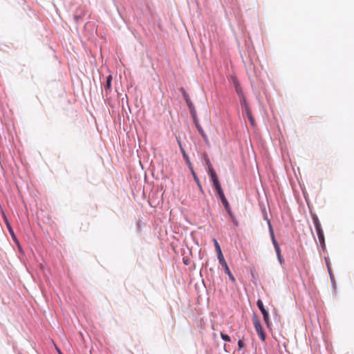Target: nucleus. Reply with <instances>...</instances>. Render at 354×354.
Returning a JSON list of instances; mask_svg holds the SVG:
<instances>
[{
    "mask_svg": "<svg viewBox=\"0 0 354 354\" xmlns=\"http://www.w3.org/2000/svg\"><path fill=\"white\" fill-rule=\"evenodd\" d=\"M252 322L254 324V328H255L257 334L259 335L260 339L263 342H265L266 339V334L263 329V327L261 324L259 319H258V317L256 315L253 316Z\"/></svg>",
    "mask_w": 354,
    "mask_h": 354,
    "instance_id": "nucleus-1",
    "label": "nucleus"
},
{
    "mask_svg": "<svg viewBox=\"0 0 354 354\" xmlns=\"http://www.w3.org/2000/svg\"><path fill=\"white\" fill-rule=\"evenodd\" d=\"M257 305L263 315V320H264L266 324L267 325L268 327H270L271 325V323L270 321L269 314H268V312L264 308L263 301L261 299H259L257 302Z\"/></svg>",
    "mask_w": 354,
    "mask_h": 354,
    "instance_id": "nucleus-2",
    "label": "nucleus"
},
{
    "mask_svg": "<svg viewBox=\"0 0 354 354\" xmlns=\"http://www.w3.org/2000/svg\"><path fill=\"white\" fill-rule=\"evenodd\" d=\"M218 259L219 263L224 268L225 272L229 276V278L232 282H235V278L232 274L225 259L224 257H221Z\"/></svg>",
    "mask_w": 354,
    "mask_h": 354,
    "instance_id": "nucleus-3",
    "label": "nucleus"
},
{
    "mask_svg": "<svg viewBox=\"0 0 354 354\" xmlns=\"http://www.w3.org/2000/svg\"><path fill=\"white\" fill-rule=\"evenodd\" d=\"M178 145H179V147H180V151L182 153V155H183V158L185 160L190 170H192V165L189 160V156H187V154L186 153L185 151L184 150L182 145H181V142L179 140H178Z\"/></svg>",
    "mask_w": 354,
    "mask_h": 354,
    "instance_id": "nucleus-4",
    "label": "nucleus"
},
{
    "mask_svg": "<svg viewBox=\"0 0 354 354\" xmlns=\"http://www.w3.org/2000/svg\"><path fill=\"white\" fill-rule=\"evenodd\" d=\"M316 232L319 239V243L322 248H325V239H324V231L322 230V227L317 229Z\"/></svg>",
    "mask_w": 354,
    "mask_h": 354,
    "instance_id": "nucleus-5",
    "label": "nucleus"
},
{
    "mask_svg": "<svg viewBox=\"0 0 354 354\" xmlns=\"http://www.w3.org/2000/svg\"><path fill=\"white\" fill-rule=\"evenodd\" d=\"M219 197H220L221 201L222 203L223 204L225 209L227 211V212L230 214V215L232 217V212L230 210V204H229L227 200L226 199L224 194L219 195Z\"/></svg>",
    "mask_w": 354,
    "mask_h": 354,
    "instance_id": "nucleus-6",
    "label": "nucleus"
},
{
    "mask_svg": "<svg viewBox=\"0 0 354 354\" xmlns=\"http://www.w3.org/2000/svg\"><path fill=\"white\" fill-rule=\"evenodd\" d=\"M213 184H214V187L215 188V190H216V193H217V194L218 196L222 194H224L223 191V189L221 188V184H220L218 180H215V182L213 183Z\"/></svg>",
    "mask_w": 354,
    "mask_h": 354,
    "instance_id": "nucleus-7",
    "label": "nucleus"
},
{
    "mask_svg": "<svg viewBox=\"0 0 354 354\" xmlns=\"http://www.w3.org/2000/svg\"><path fill=\"white\" fill-rule=\"evenodd\" d=\"M214 243L216 251V253H217V255H218V259H219L221 257H223V253H222L220 245L218 243V241H216V239H214Z\"/></svg>",
    "mask_w": 354,
    "mask_h": 354,
    "instance_id": "nucleus-8",
    "label": "nucleus"
},
{
    "mask_svg": "<svg viewBox=\"0 0 354 354\" xmlns=\"http://www.w3.org/2000/svg\"><path fill=\"white\" fill-rule=\"evenodd\" d=\"M312 219H313V224L315 225V230L322 227L320 221H319V218H318V217H317V216L316 214H313L312 215Z\"/></svg>",
    "mask_w": 354,
    "mask_h": 354,
    "instance_id": "nucleus-9",
    "label": "nucleus"
},
{
    "mask_svg": "<svg viewBox=\"0 0 354 354\" xmlns=\"http://www.w3.org/2000/svg\"><path fill=\"white\" fill-rule=\"evenodd\" d=\"M111 82H112V76L110 75L107 77L106 84L104 86V89H105L106 92H107L108 91H109L111 89Z\"/></svg>",
    "mask_w": 354,
    "mask_h": 354,
    "instance_id": "nucleus-10",
    "label": "nucleus"
},
{
    "mask_svg": "<svg viewBox=\"0 0 354 354\" xmlns=\"http://www.w3.org/2000/svg\"><path fill=\"white\" fill-rule=\"evenodd\" d=\"M196 127L197 129L198 130L199 133H201V135L202 136V137L203 138V139L205 141H207V136L205 134V133L204 132V130L203 129L201 126L198 122H196Z\"/></svg>",
    "mask_w": 354,
    "mask_h": 354,
    "instance_id": "nucleus-11",
    "label": "nucleus"
},
{
    "mask_svg": "<svg viewBox=\"0 0 354 354\" xmlns=\"http://www.w3.org/2000/svg\"><path fill=\"white\" fill-rule=\"evenodd\" d=\"M209 173L210 174V176H211V178H212L213 183H214L215 180H218L217 176H216V174L212 167L209 169Z\"/></svg>",
    "mask_w": 354,
    "mask_h": 354,
    "instance_id": "nucleus-12",
    "label": "nucleus"
},
{
    "mask_svg": "<svg viewBox=\"0 0 354 354\" xmlns=\"http://www.w3.org/2000/svg\"><path fill=\"white\" fill-rule=\"evenodd\" d=\"M209 173L210 174V176H211V178H212L213 183H214L215 180H218L217 176H216V174L212 167L209 169Z\"/></svg>",
    "mask_w": 354,
    "mask_h": 354,
    "instance_id": "nucleus-13",
    "label": "nucleus"
},
{
    "mask_svg": "<svg viewBox=\"0 0 354 354\" xmlns=\"http://www.w3.org/2000/svg\"><path fill=\"white\" fill-rule=\"evenodd\" d=\"M193 176H194V180L197 183V185L198 186V187L202 190V185L201 184V182L198 178V176H196L195 171H194V169L192 168V170H190Z\"/></svg>",
    "mask_w": 354,
    "mask_h": 354,
    "instance_id": "nucleus-14",
    "label": "nucleus"
},
{
    "mask_svg": "<svg viewBox=\"0 0 354 354\" xmlns=\"http://www.w3.org/2000/svg\"><path fill=\"white\" fill-rule=\"evenodd\" d=\"M6 223H7V227H8V229L9 230V232H10V235L12 236V239L14 240H17L16 236H15V234L14 233V231H13L11 225L8 223V221H6Z\"/></svg>",
    "mask_w": 354,
    "mask_h": 354,
    "instance_id": "nucleus-15",
    "label": "nucleus"
},
{
    "mask_svg": "<svg viewBox=\"0 0 354 354\" xmlns=\"http://www.w3.org/2000/svg\"><path fill=\"white\" fill-rule=\"evenodd\" d=\"M326 263L327 269H328V271L329 272L330 279H333L334 276H333V272H332V270H331V267H330V263H329V261L327 259H326Z\"/></svg>",
    "mask_w": 354,
    "mask_h": 354,
    "instance_id": "nucleus-16",
    "label": "nucleus"
},
{
    "mask_svg": "<svg viewBox=\"0 0 354 354\" xmlns=\"http://www.w3.org/2000/svg\"><path fill=\"white\" fill-rule=\"evenodd\" d=\"M247 116H248V118L249 119L251 124L252 126H254V120L251 113L249 111H248V112H247Z\"/></svg>",
    "mask_w": 354,
    "mask_h": 354,
    "instance_id": "nucleus-17",
    "label": "nucleus"
},
{
    "mask_svg": "<svg viewBox=\"0 0 354 354\" xmlns=\"http://www.w3.org/2000/svg\"><path fill=\"white\" fill-rule=\"evenodd\" d=\"M268 225H269V230H270V236H271L272 241L275 240V237H274V232L272 228L270 221H268Z\"/></svg>",
    "mask_w": 354,
    "mask_h": 354,
    "instance_id": "nucleus-18",
    "label": "nucleus"
},
{
    "mask_svg": "<svg viewBox=\"0 0 354 354\" xmlns=\"http://www.w3.org/2000/svg\"><path fill=\"white\" fill-rule=\"evenodd\" d=\"M221 338L224 341H226V342H230L231 341V338H230V337L228 335H226V334H224V333H221Z\"/></svg>",
    "mask_w": 354,
    "mask_h": 354,
    "instance_id": "nucleus-19",
    "label": "nucleus"
},
{
    "mask_svg": "<svg viewBox=\"0 0 354 354\" xmlns=\"http://www.w3.org/2000/svg\"><path fill=\"white\" fill-rule=\"evenodd\" d=\"M184 96H185V98L187 105L189 106V108H191L192 103L191 100H189L188 95L185 93Z\"/></svg>",
    "mask_w": 354,
    "mask_h": 354,
    "instance_id": "nucleus-20",
    "label": "nucleus"
},
{
    "mask_svg": "<svg viewBox=\"0 0 354 354\" xmlns=\"http://www.w3.org/2000/svg\"><path fill=\"white\" fill-rule=\"evenodd\" d=\"M205 161H206L207 165H208L209 169L212 167L211 162H210L209 160L208 159L207 155H205Z\"/></svg>",
    "mask_w": 354,
    "mask_h": 354,
    "instance_id": "nucleus-21",
    "label": "nucleus"
},
{
    "mask_svg": "<svg viewBox=\"0 0 354 354\" xmlns=\"http://www.w3.org/2000/svg\"><path fill=\"white\" fill-rule=\"evenodd\" d=\"M238 345L239 349L241 350L244 346L243 342L241 339H239L238 342Z\"/></svg>",
    "mask_w": 354,
    "mask_h": 354,
    "instance_id": "nucleus-22",
    "label": "nucleus"
},
{
    "mask_svg": "<svg viewBox=\"0 0 354 354\" xmlns=\"http://www.w3.org/2000/svg\"><path fill=\"white\" fill-rule=\"evenodd\" d=\"M274 249H275V251H276V253H277V256H279V255H281V250H280L279 245V246H277V247L276 246V247L274 248Z\"/></svg>",
    "mask_w": 354,
    "mask_h": 354,
    "instance_id": "nucleus-23",
    "label": "nucleus"
},
{
    "mask_svg": "<svg viewBox=\"0 0 354 354\" xmlns=\"http://www.w3.org/2000/svg\"><path fill=\"white\" fill-rule=\"evenodd\" d=\"M277 258H278V259H279V263H280L281 264H283V258H282V257H281V255H279V256H277Z\"/></svg>",
    "mask_w": 354,
    "mask_h": 354,
    "instance_id": "nucleus-24",
    "label": "nucleus"
},
{
    "mask_svg": "<svg viewBox=\"0 0 354 354\" xmlns=\"http://www.w3.org/2000/svg\"><path fill=\"white\" fill-rule=\"evenodd\" d=\"M55 349H56V351H57V353H58L59 354H63V353H62V351H60V349H59V348H58L55 344Z\"/></svg>",
    "mask_w": 354,
    "mask_h": 354,
    "instance_id": "nucleus-25",
    "label": "nucleus"
},
{
    "mask_svg": "<svg viewBox=\"0 0 354 354\" xmlns=\"http://www.w3.org/2000/svg\"><path fill=\"white\" fill-rule=\"evenodd\" d=\"M272 243H273V245H274V248H275L276 246H277H277H279V244L277 243V242L276 239H275V240H274V241H272Z\"/></svg>",
    "mask_w": 354,
    "mask_h": 354,
    "instance_id": "nucleus-26",
    "label": "nucleus"
},
{
    "mask_svg": "<svg viewBox=\"0 0 354 354\" xmlns=\"http://www.w3.org/2000/svg\"><path fill=\"white\" fill-rule=\"evenodd\" d=\"M234 83L236 85V84H237V81H236V79H234Z\"/></svg>",
    "mask_w": 354,
    "mask_h": 354,
    "instance_id": "nucleus-27",
    "label": "nucleus"
}]
</instances>
